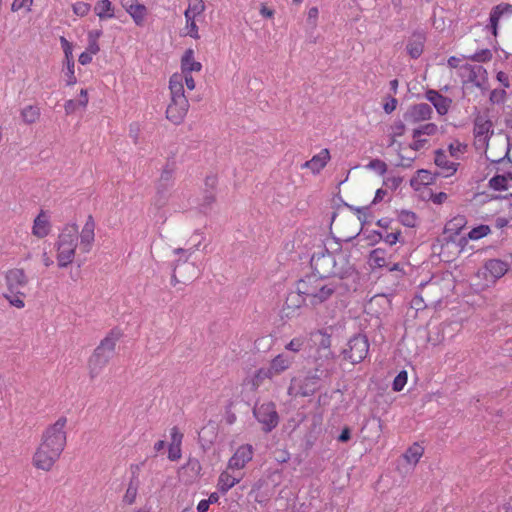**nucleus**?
I'll return each instance as SVG.
<instances>
[{
    "label": "nucleus",
    "mask_w": 512,
    "mask_h": 512,
    "mask_svg": "<svg viewBox=\"0 0 512 512\" xmlns=\"http://www.w3.org/2000/svg\"><path fill=\"white\" fill-rule=\"evenodd\" d=\"M311 267L317 276L339 281L354 273L348 255L342 250L330 252L320 248L311 257Z\"/></svg>",
    "instance_id": "f257e3e1"
},
{
    "label": "nucleus",
    "mask_w": 512,
    "mask_h": 512,
    "mask_svg": "<svg viewBox=\"0 0 512 512\" xmlns=\"http://www.w3.org/2000/svg\"><path fill=\"white\" fill-rule=\"evenodd\" d=\"M339 284V280L311 274L297 283V290L302 293L304 300H307L311 305H318L328 300L338 289Z\"/></svg>",
    "instance_id": "f03ea898"
},
{
    "label": "nucleus",
    "mask_w": 512,
    "mask_h": 512,
    "mask_svg": "<svg viewBox=\"0 0 512 512\" xmlns=\"http://www.w3.org/2000/svg\"><path fill=\"white\" fill-rule=\"evenodd\" d=\"M7 291L4 298L11 306L22 309L25 306L23 298L26 296L25 289L28 286L29 278L22 268H12L4 275Z\"/></svg>",
    "instance_id": "7ed1b4c3"
},
{
    "label": "nucleus",
    "mask_w": 512,
    "mask_h": 512,
    "mask_svg": "<svg viewBox=\"0 0 512 512\" xmlns=\"http://www.w3.org/2000/svg\"><path fill=\"white\" fill-rule=\"evenodd\" d=\"M119 339L120 333L111 331L96 347L88 361L89 375L92 379L97 377L108 364Z\"/></svg>",
    "instance_id": "20e7f679"
},
{
    "label": "nucleus",
    "mask_w": 512,
    "mask_h": 512,
    "mask_svg": "<svg viewBox=\"0 0 512 512\" xmlns=\"http://www.w3.org/2000/svg\"><path fill=\"white\" fill-rule=\"evenodd\" d=\"M78 239L79 229L76 224H69L63 228L56 244L59 267H66L73 262Z\"/></svg>",
    "instance_id": "39448f33"
},
{
    "label": "nucleus",
    "mask_w": 512,
    "mask_h": 512,
    "mask_svg": "<svg viewBox=\"0 0 512 512\" xmlns=\"http://www.w3.org/2000/svg\"><path fill=\"white\" fill-rule=\"evenodd\" d=\"M178 77L169 86L171 101L166 109V117L174 124L182 123L189 110V101L185 96L184 88L177 82Z\"/></svg>",
    "instance_id": "423d86ee"
},
{
    "label": "nucleus",
    "mask_w": 512,
    "mask_h": 512,
    "mask_svg": "<svg viewBox=\"0 0 512 512\" xmlns=\"http://www.w3.org/2000/svg\"><path fill=\"white\" fill-rule=\"evenodd\" d=\"M66 424V417L58 418L55 423L49 425L44 430L40 443L63 452L67 441Z\"/></svg>",
    "instance_id": "0eeeda50"
},
{
    "label": "nucleus",
    "mask_w": 512,
    "mask_h": 512,
    "mask_svg": "<svg viewBox=\"0 0 512 512\" xmlns=\"http://www.w3.org/2000/svg\"><path fill=\"white\" fill-rule=\"evenodd\" d=\"M369 351V342L365 335H355L347 343L346 348L343 350V357L349 360L352 364H357L363 361Z\"/></svg>",
    "instance_id": "6e6552de"
},
{
    "label": "nucleus",
    "mask_w": 512,
    "mask_h": 512,
    "mask_svg": "<svg viewBox=\"0 0 512 512\" xmlns=\"http://www.w3.org/2000/svg\"><path fill=\"white\" fill-rule=\"evenodd\" d=\"M467 220L463 215H457L449 220L445 227L440 241L442 242L440 254L444 253L445 249L454 247L456 252H460L458 245L455 242L454 236H457L466 226Z\"/></svg>",
    "instance_id": "1a4fd4ad"
},
{
    "label": "nucleus",
    "mask_w": 512,
    "mask_h": 512,
    "mask_svg": "<svg viewBox=\"0 0 512 512\" xmlns=\"http://www.w3.org/2000/svg\"><path fill=\"white\" fill-rule=\"evenodd\" d=\"M253 415L266 433L271 432L279 423V415L273 402L256 404L253 409Z\"/></svg>",
    "instance_id": "9d476101"
},
{
    "label": "nucleus",
    "mask_w": 512,
    "mask_h": 512,
    "mask_svg": "<svg viewBox=\"0 0 512 512\" xmlns=\"http://www.w3.org/2000/svg\"><path fill=\"white\" fill-rule=\"evenodd\" d=\"M61 454L62 452L40 443L33 456V465L37 469L50 471Z\"/></svg>",
    "instance_id": "9b49d317"
},
{
    "label": "nucleus",
    "mask_w": 512,
    "mask_h": 512,
    "mask_svg": "<svg viewBox=\"0 0 512 512\" xmlns=\"http://www.w3.org/2000/svg\"><path fill=\"white\" fill-rule=\"evenodd\" d=\"M439 132V127L435 123L428 122L420 124L413 128L410 148L414 151L421 150L428 144L427 137L435 136Z\"/></svg>",
    "instance_id": "f8f14e48"
},
{
    "label": "nucleus",
    "mask_w": 512,
    "mask_h": 512,
    "mask_svg": "<svg viewBox=\"0 0 512 512\" xmlns=\"http://www.w3.org/2000/svg\"><path fill=\"white\" fill-rule=\"evenodd\" d=\"M433 109L427 103H418L410 106L404 114V120L408 125L418 126L422 122L432 118Z\"/></svg>",
    "instance_id": "ddd939ff"
},
{
    "label": "nucleus",
    "mask_w": 512,
    "mask_h": 512,
    "mask_svg": "<svg viewBox=\"0 0 512 512\" xmlns=\"http://www.w3.org/2000/svg\"><path fill=\"white\" fill-rule=\"evenodd\" d=\"M464 84L472 83L477 88L483 89L487 82V71L481 65L466 64L460 67Z\"/></svg>",
    "instance_id": "4468645a"
},
{
    "label": "nucleus",
    "mask_w": 512,
    "mask_h": 512,
    "mask_svg": "<svg viewBox=\"0 0 512 512\" xmlns=\"http://www.w3.org/2000/svg\"><path fill=\"white\" fill-rule=\"evenodd\" d=\"M509 151V139L507 137H499L494 139L492 145L485 152V156L492 163H500L508 157Z\"/></svg>",
    "instance_id": "2eb2a0df"
},
{
    "label": "nucleus",
    "mask_w": 512,
    "mask_h": 512,
    "mask_svg": "<svg viewBox=\"0 0 512 512\" xmlns=\"http://www.w3.org/2000/svg\"><path fill=\"white\" fill-rule=\"evenodd\" d=\"M253 447L250 444L240 446L228 461V469L241 470L252 460Z\"/></svg>",
    "instance_id": "dca6fc26"
},
{
    "label": "nucleus",
    "mask_w": 512,
    "mask_h": 512,
    "mask_svg": "<svg viewBox=\"0 0 512 512\" xmlns=\"http://www.w3.org/2000/svg\"><path fill=\"white\" fill-rule=\"evenodd\" d=\"M121 4L137 26L144 25L148 10L143 4L137 0H122Z\"/></svg>",
    "instance_id": "f3484780"
},
{
    "label": "nucleus",
    "mask_w": 512,
    "mask_h": 512,
    "mask_svg": "<svg viewBox=\"0 0 512 512\" xmlns=\"http://www.w3.org/2000/svg\"><path fill=\"white\" fill-rule=\"evenodd\" d=\"M80 238V250L84 253H88L91 250L92 244L95 238V222L93 217L89 215L79 233Z\"/></svg>",
    "instance_id": "a211bd4d"
},
{
    "label": "nucleus",
    "mask_w": 512,
    "mask_h": 512,
    "mask_svg": "<svg viewBox=\"0 0 512 512\" xmlns=\"http://www.w3.org/2000/svg\"><path fill=\"white\" fill-rule=\"evenodd\" d=\"M425 98L432 103L437 113L441 116L446 115L451 107L452 99L443 96L438 91L429 89L425 93Z\"/></svg>",
    "instance_id": "6ab92c4d"
},
{
    "label": "nucleus",
    "mask_w": 512,
    "mask_h": 512,
    "mask_svg": "<svg viewBox=\"0 0 512 512\" xmlns=\"http://www.w3.org/2000/svg\"><path fill=\"white\" fill-rule=\"evenodd\" d=\"M294 362V357L285 353H281L274 357L269 365V368L274 376L280 375L284 371L288 370L292 363Z\"/></svg>",
    "instance_id": "aec40b11"
},
{
    "label": "nucleus",
    "mask_w": 512,
    "mask_h": 512,
    "mask_svg": "<svg viewBox=\"0 0 512 512\" xmlns=\"http://www.w3.org/2000/svg\"><path fill=\"white\" fill-rule=\"evenodd\" d=\"M330 153L328 149H323L319 154L315 155L309 161H306L302 168L310 169L314 174L319 173L328 163Z\"/></svg>",
    "instance_id": "412c9836"
},
{
    "label": "nucleus",
    "mask_w": 512,
    "mask_h": 512,
    "mask_svg": "<svg viewBox=\"0 0 512 512\" xmlns=\"http://www.w3.org/2000/svg\"><path fill=\"white\" fill-rule=\"evenodd\" d=\"M435 164L441 170L440 173L443 177H449L457 170V164L449 161L447 155L442 150L436 151Z\"/></svg>",
    "instance_id": "4be33fe9"
},
{
    "label": "nucleus",
    "mask_w": 512,
    "mask_h": 512,
    "mask_svg": "<svg viewBox=\"0 0 512 512\" xmlns=\"http://www.w3.org/2000/svg\"><path fill=\"white\" fill-rule=\"evenodd\" d=\"M229 469L223 471L218 479V489L222 493H226L228 490H230L232 487H234L237 483L240 482L242 478L241 473H230L228 471Z\"/></svg>",
    "instance_id": "5701e85b"
},
{
    "label": "nucleus",
    "mask_w": 512,
    "mask_h": 512,
    "mask_svg": "<svg viewBox=\"0 0 512 512\" xmlns=\"http://www.w3.org/2000/svg\"><path fill=\"white\" fill-rule=\"evenodd\" d=\"M50 232V223L48 216L41 211L38 216L34 219L32 233L38 238L46 237Z\"/></svg>",
    "instance_id": "b1692460"
},
{
    "label": "nucleus",
    "mask_w": 512,
    "mask_h": 512,
    "mask_svg": "<svg viewBox=\"0 0 512 512\" xmlns=\"http://www.w3.org/2000/svg\"><path fill=\"white\" fill-rule=\"evenodd\" d=\"M425 36L422 33H414L408 40L406 49L411 58H418L423 52Z\"/></svg>",
    "instance_id": "393cba45"
},
{
    "label": "nucleus",
    "mask_w": 512,
    "mask_h": 512,
    "mask_svg": "<svg viewBox=\"0 0 512 512\" xmlns=\"http://www.w3.org/2000/svg\"><path fill=\"white\" fill-rule=\"evenodd\" d=\"M512 14V5L508 3H501L495 6L490 13V26L493 30V34L496 35L498 22L503 15Z\"/></svg>",
    "instance_id": "a878e982"
},
{
    "label": "nucleus",
    "mask_w": 512,
    "mask_h": 512,
    "mask_svg": "<svg viewBox=\"0 0 512 512\" xmlns=\"http://www.w3.org/2000/svg\"><path fill=\"white\" fill-rule=\"evenodd\" d=\"M201 69L202 64L195 60L194 51L192 49H187L181 58V72H200Z\"/></svg>",
    "instance_id": "bb28decb"
},
{
    "label": "nucleus",
    "mask_w": 512,
    "mask_h": 512,
    "mask_svg": "<svg viewBox=\"0 0 512 512\" xmlns=\"http://www.w3.org/2000/svg\"><path fill=\"white\" fill-rule=\"evenodd\" d=\"M217 437V427L215 423H208L199 432V441L204 448L210 447Z\"/></svg>",
    "instance_id": "cd10ccee"
},
{
    "label": "nucleus",
    "mask_w": 512,
    "mask_h": 512,
    "mask_svg": "<svg viewBox=\"0 0 512 512\" xmlns=\"http://www.w3.org/2000/svg\"><path fill=\"white\" fill-rule=\"evenodd\" d=\"M390 256L381 248H376L369 255V264L372 268L388 267Z\"/></svg>",
    "instance_id": "c85d7f7f"
},
{
    "label": "nucleus",
    "mask_w": 512,
    "mask_h": 512,
    "mask_svg": "<svg viewBox=\"0 0 512 512\" xmlns=\"http://www.w3.org/2000/svg\"><path fill=\"white\" fill-rule=\"evenodd\" d=\"M492 126V122L485 116L476 117L473 129L474 136H491L493 134Z\"/></svg>",
    "instance_id": "c756f323"
},
{
    "label": "nucleus",
    "mask_w": 512,
    "mask_h": 512,
    "mask_svg": "<svg viewBox=\"0 0 512 512\" xmlns=\"http://www.w3.org/2000/svg\"><path fill=\"white\" fill-rule=\"evenodd\" d=\"M140 485V481L138 478V475L133 472L132 477L129 481L128 487L126 489V492L123 496V502L127 505H132L137 497L138 488Z\"/></svg>",
    "instance_id": "7c9ffc66"
},
{
    "label": "nucleus",
    "mask_w": 512,
    "mask_h": 512,
    "mask_svg": "<svg viewBox=\"0 0 512 512\" xmlns=\"http://www.w3.org/2000/svg\"><path fill=\"white\" fill-rule=\"evenodd\" d=\"M114 6L110 0H99L94 6L95 14L101 19H111L115 16Z\"/></svg>",
    "instance_id": "2f4dec72"
},
{
    "label": "nucleus",
    "mask_w": 512,
    "mask_h": 512,
    "mask_svg": "<svg viewBox=\"0 0 512 512\" xmlns=\"http://www.w3.org/2000/svg\"><path fill=\"white\" fill-rule=\"evenodd\" d=\"M486 270L489 274L498 279L502 277L508 270V265L506 262L499 259H491L485 264Z\"/></svg>",
    "instance_id": "473e14b6"
},
{
    "label": "nucleus",
    "mask_w": 512,
    "mask_h": 512,
    "mask_svg": "<svg viewBox=\"0 0 512 512\" xmlns=\"http://www.w3.org/2000/svg\"><path fill=\"white\" fill-rule=\"evenodd\" d=\"M304 301V296L302 293H299L298 290L297 292L290 293L284 305V311L286 312V315L290 316L294 314V312L301 307Z\"/></svg>",
    "instance_id": "72a5a7b5"
},
{
    "label": "nucleus",
    "mask_w": 512,
    "mask_h": 512,
    "mask_svg": "<svg viewBox=\"0 0 512 512\" xmlns=\"http://www.w3.org/2000/svg\"><path fill=\"white\" fill-rule=\"evenodd\" d=\"M423 453L424 448L420 444L414 443L405 452L404 459L407 461V463L415 466L423 456Z\"/></svg>",
    "instance_id": "f704fd0d"
},
{
    "label": "nucleus",
    "mask_w": 512,
    "mask_h": 512,
    "mask_svg": "<svg viewBox=\"0 0 512 512\" xmlns=\"http://www.w3.org/2000/svg\"><path fill=\"white\" fill-rule=\"evenodd\" d=\"M205 9L203 0H189L188 8L185 11L186 22H189L191 18H195L200 15Z\"/></svg>",
    "instance_id": "c9c22d12"
},
{
    "label": "nucleus",
    "mask_w": 512,
    "mask_h": 512,
    "mask_svg": "<svg viewBox=\"0 0 512 512\" xmlns=\"http://www.w3.org/2000/svg\"><path fill=\"white\" fill-rule=\"evenodd\" d=\"M21 117L26 124H33L40 117V109L37 106L28 105L21 110Z\"/></svg>",
    "instance_id": "e433bc0d"
},
{
    "label": "nucleus",
    "mask_w": 512,
    "mask_h": 512,
    "mask_svg": "<svg viewBox=\"0 0 512 512\" xmlns=\"http://www.w3.org/2000/svg\"><path fill=\"white\" fill-rule=\"evenodd\" d=\"M178 77L177 79V82H179L180 86H182L184 88V84L186 85V87L189 89V90H193L195 89V80L194 78L192 77L191 73H183V72H180V73H174L171 77H170V80H169V86H172L173 85V81L174 79Z\"/></svg>",
    "instance_id": "4c0bfd02"
},
{
    "label": "nucleus",
    "mask_w": 512,
    "mask_h": 512,
    "mask_svg": "<svg viewBox=\"0 0 512 512\" xmlns=\"http://www.w3.org/2000/svg\"><path fill=\"white\" fill-rule=\"evenodd\" d=\"M273 377L274 375L272 374L269 367L260 368L259 370L256 371V373L251 379L252 388L258 389V387H260L264 380L271 379Z\"/></svg>",
    "instance_id": "58836bf2"
},
{
    "label": "nucleus",
    "mask_w": 512,
    "mask_h": 512,
    "mask_svg": "<svg viewBox=\"0 0 512 512\" xmlns=\"http://www.w3.org/2000/svg\"><path fill=\"white\" fill-rule=\"evenodd\" d=\"M158 186L170 189L173 185V169L166 166L160 175L157 183Z\"/></svg>",
    "instance_id": "ea45409f"
},
{
    "label": "nucleus",
    "mask_w": 512,
    "mask_h": 512,
    "mask_svg": "<svg viewBox=\"0 0 512 512\" xmlns=\"http://www.w3.org/2000/svg\"><path fill=\"white\" fill-rule=\"evenodd\" d=\"M405 123L402 121H396L394 122L390 127V138L391 142L390 145H393L396 141V137H400L405 133Z\"/></svg>",
    "instance_id": "a19ab883"
},
{
    "label": "nucleus",
    "mask_w": 512,
    "mask_h": 512,
    "mask_svg": "<svg viewBox=\"0 0 512 512\" xmlns=\"http://www.w3.org/2000/svg\"><path fill=\"white\" fill-rule=\"evenodd\" d=\"M489 187L502 191L508 189L507 176L496 175L489 180Z\"/></svg>",
    "instance_id": "79ce46f5"
},
{
    "label": "nucleus",
    "mask_w": 512,
    "mask_h": 512,
    "mask_svg": "<svg viewBox=\"0 0 512 512\" xmlns=\"http://www.w3.org/2000/svg\"><path fill=\"white\" fill-rule=\"evenodd\" d=\"M168 191H169L168 188L160 187L157 185V191H156V195L154 198V204L157 207L160 208V207H163L164 205H166L168 198H169Z\"/></svg>",
    "instance_id": "37998d69"
},
{
    "label": "nucleus",
    "mask_w": 512,
    "mask_h": 512,
    "mask_svg": "<svg viewBox=\"0 0 512 512\" xmlns=\"http://www.w3.org/2000/svg\"><path fill=\"white\" fill-rule=\"evenodd\" d=\"M491 229L488 225H480L478 227L473 228L469 233L468 237L471 240H478L482 237H485L490 233Z\"/></svg>",
    "instance_id": "c03bdc74"
},
{
    "label": "nucleus",
    "mask_w": 512,
    "mask_h": 512,
    "mask_svg": "<svg viewBox=\"0 0 512 512\" xmlns=\"http://www.w3.org/2000/svg\"><path fill=\"white\" fill-rule=\"evenodd\" d=\"M400 222L407 227H414L416 225V215L410 211H401L399 215Z\"/></svg>",
    "instance_id": "a18cd8bd"
},
{
    "label": "nucleus",
    "mask_w": 512,
    "mask_h": 512,
    "mask_svg": "<svg viewBox=\"0 0 512 512\" xmlns=\"http://www.w3.org/2000/svg\"><path fill=\"white\" fill-rule=\"evenodd\" d=\"M467 150V145L466 144H463L459 141H455L453 143H451L449 145V152H450V155L454 158H459V156L461 154H463L464 152H466Z\"/></svg>",
    "instance_id": "49530a36"
},
{
    "label": "nucleus",
    "mask_w": 512,
    "mask_h": 512,
    "mask_svg": "<svg viewBox=\"0 0 512 512\" xmlns=\"http://www.w3.org/2000/svg\"><path fill=\"white\" fill-rule=\"evenodd\" d=\"M490 136H474V146L478 151L487 152L489 145Z\"/></svg>",
    "instance_id": "de8ad7c7"
},
{
    "label": "nucleus",
    "mask_w": 512,
    "mask_h": 512,
    "mask_svg": "<svg viewBox=\"0 0 512 512\" xmlns=\"http://www.w3.org/2000/svg\"><path fill=\"white\" fill-rule=\"evenodd\" d=\"M367 168L375 170L380 175H384L387 172L386 163L380 159L370 161Z\"/></svg>",
    "instance_id": "09e8293b"
},
{
    "label": "nucleus",
    "mask_w": 512,
    "mask_h": 512,
    "mask_svg": "<svg viewBox=\"0 0 512 512\" xmlns=\"http://www.w3.org/2000/svg\"><path fill=\"white\" fill-rule=\"evenodd\" d=\"M407 383V372L401 371L393 381V390L401 391Z\"/></svg>",
    "instance_id": "8fccbe9b"
},
{
    "label": "nucleus",
    "mask_w": 512,
    "mask_h": 512,
    "mask_svg": "<svg viewBox=\"0 0 512 512\" xmlns=\"http://www.w3.org/2000/svg\"><path fill=\"white\" fill-rule=\"evenodd\" d=\"M467 58L476 62H487L492 58V53L489 49H483L472 56H468Z\"/></svg>",
    "instance_id": "3c124183"
},
{
    "label": "nucleus",
    "mask_w": 512,
    "mask_h": 512,
    "mask_svg": "<svg viewBox=\"0 0 512 512\" xmlns=\"http://www.w3.org/2000/svg\"><path fill=\"white\" fill-rule=\"evenodd\" d=\"M507 94L504 89H494L490 93V101L492 103L500 104L506 100Z\"/></svg>",
    "instance_id": "603ef678"
},
{
    "label": "nucleus",
    "mask_w": 512,
    "mask_h": 512,
    "mask_svg": "<svg viewBox=\"0 0 512 512\" xmlns=\"http://www.w3.org/2000/svg\"><path fill=\"white\" fill-rule=\"evenodd\" d=\"M73 12L78 16H86L91 10V5L85 2H77L73 5Z\"/></svg>",
    "instance_id": "864d4df0"
},
{
    "label": "nucleus",
    "mask_w": 512,
    "mask_h": 512,
    "mask_svg": "<svg viewBox=\"0 0 512 512\" xmlns=\"http://www.w3.org/2000/svg\"><path fill=\"white\" fill-rule=\"evenodd\" d=\"M33 4V0H14L11 9L12 11H18L22 8H26V10L29 12L31 11V6Z\"/></svg>",
    "instance_id": "5fc2aeb1"
},
{
    "label": "nucleus",
    "mask_w": 512,
    "mask_h": 512,
    "mask_svg": "<svg viewBox=\"0 0 512 512\" xmlns=\"http://www.w3.org/2000/svg\"><path fill=\"white\" fill-rule=\"evenodd\" d=\"M319 11L317 7H312L308 11L307 15V23L311 28H315L317 26Z\"/></svg>",
    "instance_id": "6e6d98bb"
},
{
    "label": "nucleus",
    "mask_w": 512,
    "mask_h": 512,
    "mask_svg": "<svg viewBox=\"0 0 512 512\" xmlns=\"http://www.w3.org/2000/svg\"><path fill=\"white\" fill-rule=\"evenodd\" d=\"M67 64V72H66V76H67V85H74L76 83V77H75V74H74V61H67L66 62Z\"/></svg>",
    "instance_id": "4d7b16f0"
},
{
    "label": "nucleus",
    "mask_w": 512,
    "mask_h": 512,
    "mask_svg": "<svg viewBox=\"0 0 512 512\" xmlns=\"http://www.w3.org/2000/svg\"><path fill=\"white\" fill-rule=\"evenodd\" d=\"M303 344H304V339L299 337V338L292 339L285 347L289 351L298 352L301 350Z\"/></svg>",
    "instance_id": "13d9d810"
},
{
    "label": "nucleus",
    "mask_w": 512,
    "mask_h": 512,
    "mask_svg": "<svg viewBox=\"0 0 512 512\" xmlns=\"http://www.w3.org/2000/svg\"><path fill=\"white\" fill-rule=\"evenodd\" d=\"M181 457V445L171 444L169 445L168 458L171 461H176Z\"/></svg>",
    "instance_id": "bf43d9fd"
},
{
    "label": "nucleus",
    "mask_w": 512,
    "mask_h": 512,
    "mask_svg": "<svg viewBox=\"0 0 512 512\" xmlns=\"http://www.w3.org/2000/svg\"><path fill=\"white\" fill-rule=\"evenodd\" d=\"M194 19L195 18H191V20L189 22H187V26H186L188 29L187 34L194 39H198L199 38L198 27H197Z\"/></svg>",
    "instance_id": "052dcab7"
},
{
    "label": "nucleus",
    "mask_w": 512,
    "mask_h": 512,
    "mask_svg": "<svg viewBox=\"0 0 512 512\" xmlns=\"http://www.w3.org/2000/svg\"><path fill=\"white\" fill-rule=\"evenodd\" d=\"M79 101L68 100L65 102L64 108L67 115L73 114L79 108Z\"/></svg>",
    "instance_id": "680f3d73"
},
{
    "label": "nucleus",
    "mask_w": 512,
    "mask_h": 512,
    "mask_svg": "<svg viewBox=\"0 0 512 512\" xmlns=\"http://www.w3.org/2000/svg\"><path fill=\"white\" fill-rule=\"evenodd\" d=\"M497 80L504 88L510 87V78L509 75L503 71H499L496 75Z\"/></svg>",
    "instance_id": "e2e57ef3"
},
{
    "label": "nucleus",
    "mask_w": 512,
    "mask_h": 512,
    "mask_svg": "<svg viewBox=\"0 0 512 512\" xmlns=\"http://www.w3.org/2000/svg\"><path fill=\"white\" fill-rule=\"evenodd\" d=\"M183 434L179 432L177 427L171 429V444L181 445Z\"/></svg>",
    "instance_id": "0e129e2a"
},
{
    "label": "nucleus",
    "mask_w": 512,
    "mask_h": 512,
    "mask_svg": "<svg viewBox=\"0 0 512 512\" xmlns=\"http://www.w3.org/2000/svg\"><path fill=\"white\" fill-rule=\"evenodd\" d=\"M400 236V231L387 233L384 237V241L389 245H394Z\"/></svg>",
    "instance_id": "69168bd1"
},
{
    "label": "nucleus",
    "mask_w": 512,
    "mask_h": 512,
    "mask_svg": "<svg viewBox=\"0 0 512 512\" xmlns=\"http://www.w3.org/2000/svg\"><path fill=\"white\" fill-rule=\"evenodd\" d=\"M447 198H448V196L444 192H439V193L431 196V200L435 204H442L446 201Z\"/></svg>",
    "instance_id": "338daca9"
},
{
    "label": "nucleus",
    "mask_w": 512,
    "mask_h": 512,
    "mask_svg": "<svg viewBox=\"0 0 512 512\" xmlns=\"http://www.w3.org/2000/svg\"><path fill=\"white\" fill-rule=\"evenodd\" d=\"M411 306L416 310H421L426 305L424 304L422 297L416 296L412 299Z\"/></svg>",
    "instance_id": "774afa93"
}]
</instances>
